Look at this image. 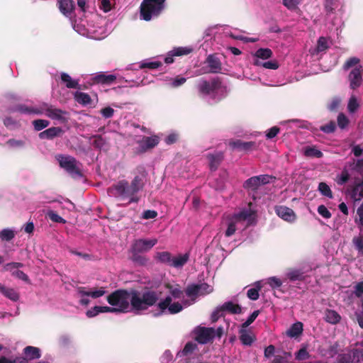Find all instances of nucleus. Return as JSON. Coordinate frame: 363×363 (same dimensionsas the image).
Wrapping results in <instances>:
<instances>
[{
    "label": "nucleus",
    "instance_id": "1",
    "mask_svg": "<svg viewBox=\"0 0 363 363\" xmlns=\"http://www.w3.org/2000/svg\"><path fill=\"white\" fill-rule=\"evenodd\" d=\"M106 300L118 313L133 311L138 313L155 306L159 301V295L156 291L147 287L142 291L117 289L109 294Z\"/></svg>",
    "mask_w": 363,
    "mask_h": 363
},
{
    "label": "nucleus",
    "instance_id": "2",
    "mask_svg": "<svg viewBox=\"0 0 363 363\" xmlns=\"http://www.w3.org/2000/svg\"><path fill=\"white\" fill-rule=\"evenodd\" d=\"M136 170L138 174L130 183L125 179L119 180L107 189L108 194L121 201L128 200V204L138 203L140 199L137 194L144 188L147 174L143 167H138Z\"/></svg>",
    "mask_w": 363,
    "mask_h": 363
},
{
    "label": "nucleus",
    "instance_id": "3",
    "mask_svg": "<svg viewBox=\"0 0 363 363\" xmlns=\"http://www.w3.org/2000/svg\"><path fill=\"white\" fill-rule=\"evenodd\" d=\"M166 0H143L140 6L141 19L146 21L158 17L165 8Z\"/></svg>",
    "mask_w": 363,
    "mask_h": 363
},
{
    "label": "nucleus",
    "instance_id": "4",
    "mask_svg": "<svg viewBox=\"0 0 363 363\" xmlns=\"http://www.w3.org/2000/svg\"><path fill=\"white\" fill-rule=\"evenodd\" d=\"M60 166L72 177H82V172L78 167L79 162L72 156L60 155L57 157Z\"/></svg>",
    "mask_w": 363,
    "mask_h": 363
},
{
    "label": "nucleus",
    "instance_id": "5",
    "mask_svg": "<svg viewBox=\"0 0 363 363\" xmlns=\"http://www.w3.org/2000/svg\"><path fill=\"white\" fill-rule=\"evenodd\" d=\"M222 86V79L218 77H213L210 82L201 79L196 87L199 94L202 96H207L219 90Z\"/></svg>",
    "mask_w": 363,
    "mask_h": 363
},
{
    "label": "nucleus",
    "instance_id": "6",
    "mask_svg": "<svg viewBox=\"0 0 363 363\" xmlns=\"http://www.w3.org/2000/svg\"><path fill=\"white\" fill-rule=\"evenodd\" d=\"M42 108L44 109L45 115L52 120L57 121L63 124L69 121V113L68 111L55 108L52 105L46 103L42 104Z\"/></svg>",
    "mask_w": 363,
    "mask_h": 363
},
{
    "label": "nucleus",
    "instance_id": "7",
    "mask_svg": "<svg viewBox=\"0 0 363 363\" xmlns=\"http://www.w3.org/2000/svg\"><path fill=\"white\" fill-rule=\"evenodd\" d=\"M339 363H363V349L354 348L337 357Z\"/></svg>",
    "mask_w": 363,
    "mask_h": 363
},
{
    "label": "nucleus",
    "instance_id": "8",
    "mask_svg": "<svg viewBox=\"0 0 363 363\" xmlns=\"http://www.w3.org/2000/svg\"><path fill=\"white\" fill-rule=\"evenodd\" d=\"M157 240L156 238L147 240V239H138L135 240L131 245L130 252H135L143 253L150 251L156 244Z\"/></svg>",
    "mask_w": 363,
    "mask_h": 363
},
{
    "label": "nucleus",
    "instance_id": "9",
    "mask_svg": "<svg viewBox=\"0 0 363 363\" xmlns=\"http://www.w3.org/2000/svg\"><path fill=\"white\" fill-rule=\"evenodd\" d=\"M137 143L139 146L136 148L135 153L143 154L156 147L160 143V138L157 135L143 137L141 140H138Z\"/></svg>",
    "mask_w": 363,
    "mask_h": 363
},
{
    "label": "nucleus",
    "instance_id": "10",
    "mask_svg": "<svg viewBox=\"0 0 363 363\" xmlns=\"http://www.w3.org/2000/svg\"><path fill=\"white\" fill-rule=\"evenodd\" d=\"M172 297L168 296L157 303V307L162 313L167 309L170 314H176L182 311L183 306L181 303L179 302L172 303Z\"/></svg>",
    "mask_w": 363,
    "mask_h": 363
},
{
    "label": "nucleus",
    "instance_id": "11",
    "mask_svg": "<svg viewBox=\"0 0 363 363\" xmlns=\"http://www.w3.org/2000/svg\"><path fill=\"white\" fill-rule=\"evenodd\" d=\"M215 337V329L213 328L201 327L198 329L196 340L200 344H206Z\"/></svg>",
    "mask_w": 363,
    "mask_h": 363
},
{
    "label": "nucleus",
    "instance_id": "12",
    "mask_svg": "<svg viewBox=\"0 0 363 363\" xmlns=\"http://www.w3.org/2000/svg\"><path fill=\"white\" fill-rule=\"evenodd\" d=\"M362 67L359 65L354 68L348 75L350 89L354 90L359 87L362 83Z\"/></svg>",
    "mask_w": 363,
    "mask_h": 363
},
{
    "label": "nucleus",
    "instance_id": "13",
    "mask_svg": "<svg viewBox=\"0 0 363 363\" xmlns=\"http://www.w3.org/2000/svg\"><path fill=\"white\" fill-rule=\"evenodd\" d=\"M229 145L233 150H237L239 152H249L257 147L255 142H245L241 140L230 141Z\"/></svg>",
    "mask_w": 363,
    "mask_h": 363
},
{
    "label": "nucleus",
    "instance_id": "14",
    "mask_svg": "<svg viewBox=\"0 0 363 363\" xmlns=\"http://www.w3.org/2000/svg\"><path fill=\"white\" fill-rule=\"evenodd\" d=\"M274 211L279 217L287 222L292 223L296 219V216L294 211L289 207L284 206H277L274 208Z\"/></svg>",
    "mask_w": 363,
    "mask_h": 363
},
{
    "label": "nucleus",
    "instance_id": "15",
    "mask_svg": "<svg viewBox=\"0 0 363 363\" xmlns=\"http://www.w3.org/2000/svg\"><path fill=\"white\" fill-rule=\"evenodd\" d=\"M238 223L247 221V225L252 224L255 220V214L251 209H244L232 216Z\"/></svg>",
    "mask_w": 363,
    "mask_h": 363
},
{
    "label": "nucleus",
    "instance_id": "16",
    "mask_svg": "<svg viewBox=\"0 0 363 363\" xmlns=\"http://www.w3.org/2000/svg\"><path fill=\"white\" fill-rule=\"evenodd\" d=\"M58 9L60 12L67 17H72L75 8L73 0H58Z\"/></svg>",
    "mask_w": 363,
    "mask_h": 363
},
{
    "label": "nucleus",
    "instance_id": "17",
    "mask_svg": "<svg viewBox=\"0 0 363 363\" xmlns=\"http://www.w3.org/2000/svg\"><path fill=\"white\" fill-rule=\"evenodd\" d=\"M350 198L354 202L360 201L363 199V181L356 182L348 189Z\"/></svg>",
    "mask_w": 363,
    "mask_h": 363
},
{
    "label": "nucleus",
    "instance_id": "18",
    "mask_svg": "<svg viewBox=\"0 0 363 363\" xmlns=\"http://www.w3.org/2000/svg\"><path fill=\"white\" fill-rule=\"evenodd\" d=\"M206 62L208 64L209 67V73H220L222 70V63L220 59L216 55H209L206 60Z\"/></svg>",
    "mask_w": 363,
    "mask_h": 363
},
{
    "label": "nucleus",
    "instance_id": "19",
    "mask_svg": "<svg viewBox=\"0 0 363 363\" xmlns=\"http://www.w3.org/2000/svg\"><path fill=\"white\" fill-rule=\"evenodd\" d=\"M207 158L209 160V167L211 171H216L224 159L223 152H217L215 154H208Z\"/></svg>",
    "mask_w": 363,
    "mask_h": 363
},
{
    "label": "nucleus",
    "instance_id": "20",
    "mask_svg": "<svg viewBox=\"0 0 363 363\" xmlns=\"http://www.w3.org/2000/svg\"><path fill=\"white\" fill-rule=\"evenodd\" d=\"M116 79V76L114 74H105L100 72L92 78L93 83L109 85L111 84Z\"/></svg>",
    "mask_w": 363,
    "mask_h": 363
},
{
    "label": "nucleus",
    "instance_id": "21",
    "mask_svg": "<svg viewBox=\"0 0 363 363\" xmlns=\"http://www.w3.org/2000/svg\"><path fill=\"white\" fill-rule=\"evenodd\" d=\"M63 133V130L60 127H51L45 130L40 133L39 138L40 139L52 140Z\"/></svg>",
    "mask_w": 363,
    "mask_h": 363
},
{
    "label": "nucleus",
    "instance_id": "22",
    "mask_svg": "<svg viewBox=\"0 0 363 363\" xmlns=\"http://www.w3.org/2000/svg\"><path fill=\"white\" fill-rule=\"evenodd\" d=\"M14 111H18L26 114L41 115L44 113V109L42 108V106L40 108H34L27 106L25 104L17 105L14 108Z\"/></svg>",
    "mask_w": 363,
    "mask_h": 363
},
{
    "label": "nucleus",
    "instance_id": "23",
    "mask_svg": "<svg viewBox=\"0 0 363 363\" xmlns=\"http://www.w3.org/2000/svg\"><path fill=\"white\" fill-rule=\"evenodd\" d=\"M220 310L224 312H228L230 314H240L242 313V307L233 301L225 302L220 306Z\"/></svg>",
    "mask_w": 363,
    "mask_h": 363
},
{
    "label": "nucleus",
    "instance_id": "24",
    "mask_svg": "<svg viewBox=\"0 0 363 363\" xmlns=\"http://www.w3.org/2000/svg\"><path fill=\"white\" fill-rule=\"evenodd\" d=\"M23 354L28 360L38 359L41 357V352L38 347L27 346L23 349Z\"/></svg>",
    "mask_w": 363,
    "mask_h": 363
},
{
    "label": "nucleus",
    "instance_id": "25",
    "mask_svg": "<svg viewBox=\"0 0 363 363\" xmlns=\"http://www.w3.org/2000/svg\"><path fill=\"white\" fill-rule=\"evenodd\" d=\"M303 330V324L298 321L291 325L286 331V335L288 337L296 338L302 334Z\"/></svg>",
    "mask_w": 363,
    "mask_h": 363
},
{
    "label": "nucleus",
    "instance_id": "26",
    "mask_svg": "<svg viewBox=\"0 0 363 363\" xmlns=\"http://www.w3.org/2000/svg\"><path fill=\"white\" fill-rule=\"evenodd\" d=\"M324 319L327 323L335 325L340 323L341 316L335 310L326 309L325 311Z\"/></svg>",
    "mask_w": 363,
    "mask_h": 363
},
{
    "label": "nucleus",
    "instance_id": "27",
    "mask_svg": "<svg viewBox=\"0 0 363 363\" xmlns=\"http://www.w3.org/2000/svg\"><path fill=\"white\" fill-rule=\"evenodd\" d=\"M60 79L62 82L65 84L68 89H81L78 80L73 79L68 74L65 72H62L61 74Z\"/></svg>",
    "mask_w": 363,
    "mask_h": 363
},
{
    "label": "nucleus",
    "instance_id": "28",
    "mask_svg": "<svg viewBox=\"0 0 363 363\" xmlns=\"http://www.w3.org/2000/svg\"><path fill=\"white\" fill-rule=\"evenodd\" d=\"M0 292L6 298L13 301H17L19 299V294L13 289L9 288L0 284Z\"/></svg>",
    "mask_w": 363,
    "mask_h": 363
},
{
    "label": "nucleus",
    "instance_id": "29",
    "mask_svg": "<svg viewBox=\"0 0 363 363\" xmlns=\"http://www.w3.org/2000/svg\"><path fill=\"white\" fill-rule=\"evenodd\" d=\"M74 100L83 106L91 104V99L90 96L84 92L76 91L74 94Z\"/></svg>",
    "mask_w": 363,
    "mask_h": 363
},
{
    "label": "nucleus",
    "instance_id": "30",
    "mask_svg": "<svg viewBox=\"0 0 363 363\" xmlns=\"http://www.w3.org/2000/svg\"><path fill=\"white\" fill-rule=\"evenodd\" d=\"M155 259L161 263L171 266L172 257L171 253L167 251L157 252L155 255Z\"/></svg>",
    "mask_w": 363,
    "mask_h": 363
},
{
    "label": "nucleus",
    "instance_id": "31",
    "mask_svg": "<svg viewBox=\"0 0 363 363\" xmlns=\"http://www.w3.org/2000/svg\"><path fill=\"white\" fill-rule=\"evenodd\" d=\"M259 186V183L257 176L247 179L243 184L244 189L254 191H257Z\"/></svg>",
    "mask_w": 363,
    "mask_h": 363
},
{
    "label": "nucleus",
    "instance_id": "32",
    "mask_svg": "<svg viewBox=\"0 0 363 363\" xmlns=\"http://www.w3.org/2000/svg\"><path fill=\"white\" fill-rule=\"evenodd\" d=\"M130 259L139 264V265H146L148 263L149 259L144 255H142L141 253L135 252H130Z\"/></svg>",
    "mask_w": 363,
    "mask_h": 363
},
{
    "label": "nucleus",
    "instance_id": "33",
    "mask_svg": "<svg viewBox=\"0 0 363 363\" xmlns=\"http://www.w3.org/2000/svg\"><path fill=\"white\" fill-rule=\"evenodd\" d=\"M287 277L290 281H303L306 276L304 275L303 272H302L301 269H292L288 272Z\"/></svg>",
    "mask_w": 363,
    "mask_h": 363
},
{
    "label": "nucleus",
    "instance_id": "34",
    "mask_svg": "<svg viewBox=\"0 0 363 363\" xmlns=\"http://www.w3.org/2000/svg\"><path fill=\"white\" fill-rule=\"evenodd\" d=\"M189 259V255L184 254L182 255H179L177 257H172V260L171 262V267H174L176 268L182 267H183L188 261Z\"/></svg>",
    "mask_w": 363,
    "mask_h": 363
},
{
    "label": "nucleus",
    "instance_id": "35",
    "mask_svg": "<svg viewBox=\"0 0 363 363\" xmlns=\"http://www.w3.org/2000/svg\"><path fill=\"white\" fill-rule=\"evenodd\" d=\"M304 155L307 157L320 158L323 157V152L315 147L308 146L304 149Z\"/></svg>",
    "mask_w": 363,
    "mask_h": 363
},
{
    "label": "nucleus",
    "instance_id": "36",
    "mask_svg": "<svg viewBox=\"0 0 363 363\" xmlns=\"http://www.w3.org/2000/svg\"><path fill=\"white\" fill-rule=\"evenodd\" d=\"M185 293L192 301H195L196 297L199 296L198 284L189 285L185 290Z\"/></svg>",
    "mask_w": 363,
    "mask_h": 363
},
{
    "label": "nucleus",
    "instance_id": "37",
    "mask_svg": "<svg viewBox=\"0 0 363 363\" xmlns=\"http://www.w3.org/2000/svg\"><path fill=\"white\" fill-rule=\"evenodd\" d=\"M254 55L257 58L267 60L272 57V51L269 48H259L255 52Z\"/></svg>",
    "mask_w": 363,
    "mask_h": 363
},
{
    "label": "nucleus",
    "instance_id": "38",
    "mask_svg": "<svg viewBox=\"0 0 363 363\" xmlns=\"http://www.w3.org/2000/svg\"><path fill=\"white\" fill-rule=\"evenodd\" d=\"M337 6V0H325L324 1V8L327 14L334 13Z\"/></svg>",
    "mask_w": 363,
    "mask_h": 363
},
{
    "label": "nucleus",
    "instance_id": "39",
    "mask_svg": "<svg viewBox=\"0 0 363 363\" xmlns=\"http://www.w3.org/2000/svg\"><path fill=\"white\" fill-rule=\"evenodd\" d=\"M238 223L233 217L228 219V228L225 232L226 237H230L236 231V224Z\"/></svg>",
    "mask_w": 363,
    "mask_h": 363
},
{
    "label": "nucleus",
    "instance_id": "40",
    "mask_svg": "<svg viewBox=\"0 0 363 363\" xmlns=\"http://www.w3.org/2000/svg\"><path fill=\"white\" fill-rule=\"evenodd\" d=\"M310 354L307 350V347L306 346L301 347L299 350H298L295 353V358L297 360L302 361L309 359Z\"/></svg>",
    "mask_w": 363,
    "mask_h": 363
},
{
    "label": "nucleus",
    "instance_id": "41",
    "mask_svg": "<svg viewBox=\"0 0 363 363\" xmlns=\"http://www.w3.org/2000/svg\"><path fill=\"white\" fill-rule=\"evenodd\" d=\"M255 65L257 66H262L263 67H264L266 69H277L279 67V64L277 61H268V62L262 63L258 60H256L255 61Z\"/></svg>",
    "mask_w": 363,
    "mask_h": 363
},
{
    "label": "nucleus",
    "instance_id": "42",
    "mask_svg": "<svg viewBox=\"0 0 363 363\" xmlns=\"http://www.w3.org/2000/svg\"><path fill=\"white\" fill-rule=\"evenodd\" d=\"M14 237L15 233L11 229H4L0 232V238L3 241H11Z\"/></svg>",
    "mask_w": 363,
    "mask_h": 363
},
{
    "label": "nucleus",
    "instance_id": "43",
    "mask_svg": "<svg viewBox=\"0 0 363 363\" xmlns=\"http://www.w3.org/2000/svg\"><path fill=\"white\" fill-rule=\"evenodd\" d=\"M91 139H93L92 145L96 149L101 150V147L105 144V140L100 135H94L91 137Z\"/></svg>",
    "mask_w": 363,
    "mask_h": 363
},
{
    "label": "nucleus",
    "instance_id": "44",
    "mask_svg": "<svg viewBox=\"0 0 363 363\" xmlns=\"http://www.w3.org/2000/svg\"><path fill=\"white\" fill-rule=\"evenodd\" d=\"M49 124L50 122L44 119H37L33 121L34 129L37 131H40L44 129L45 128L48 127Z\"/></svg>",
    "mask_w": 363,
    "mask_h": 363
},
{
    "label": "nucleus",
    "instance_id": "45",
    "mask_svg": "<svg viewBox=\"0 0 363 363\" xmlns=\"http://www.w3.org/2000/svg\"><path fill=\"white\" fill-rule=\"evenodd\" d=\"M318 190L320 191L322 195L328 198L333 197V193L329 186L325 182H320L318 185Z\"/></svg>",
    "mask_w": 363,
    "mask_h": 363
},
{
    "label": "nucleus",
    "instance_id": "46",
    "mask_svg": "<svg viewBox=\"0 0 363 363\" xmlns=\"http://www.w3.org/2000/svg\"><path fill=\"white\" fill-rule=\"evenodd\" d=\"M198 288L199 291V296H205L209 294L213 290V287L206 283L199 284Z\"/></svg>",
    "mask_w": 363,
    "mask_h": 363
},
{
    "label": "nucleus",
    "instance_id": "47",
    "mask_svg": "<svg viewBox=\"0 0 363 363\" xmlns=\"http://www.w3.org/2000/svg\"><path fill=\"white\" fill-rule=\"evenodd\" d=\"M240 340L245 345H251V344L253 342L252 336L243 330H240Z\"/></svg>",
    "mask_w": 363,
    "mask_h": 363
},
{
    "label": "nucleus",
    "instance_id": "48",
    "mask_svg": "<svg viewBox=\"0 0 363 363\" xmlns=\"http://www.w3.org/2000/svg\"><path fill=\"white\" fill-rule=\"evenodd\" d=\"M352 242L358 252L363 255V235L353 238Z\"/></svg>",
    "mask_w": 363,
    "mask_h": 363
},
{
    "label": "nucleus",
    "instance_id": "49",
    "mask_svg": "<svg viewBox=\"0 0 363 363\" xmlns=\"http://www.w3.org/2000/svg\"><path fill=\"white\" fill-rule=\"evenodd\" d=\"M191 51V48L179 47L172 50L170 53H172V55L175 56H182L189 54Z\"/></svg>",
    "mask_w": 363,
    "mask_h": 363
},
{
    "label": "nucleus",
    "instance_id": "50",
    "mask_svg": "<svg viewBox=\"0 0 363 363\" xmlns=\"http://www.w3.org/2000/svg\"><path fill=\"white\" fill-rule=\"evenodd\" d=\"M359 107V104L354 96H352L347 104V109L350 113H354Z\"/></svg>",
    "mask_w": 363,
    "mask_h": 363
},
{
    "label": "nucleus",
    "instance_id": "51",
    "mask_svg": "<svg viewBox=\"0 0 363 363\" xmlns=\"http://www.w3.org/2000/svg\"><path fill=\"white\" fill-rule=\"evenodd\" d=\"M328 48V41L325 37H320L317 42L316 50L318 52L325 51Z\"/></svg>",
    "mask_w": 363,
    "mask_h": 363
},
{
    "label": "nucleus",
    "instance_id": "52",
    "mask_svg": "<svg viewBox=\"0 0 363 363\" xmlns=\"http://www.w3.org/2000/svg\"><path fill=\"white\" fill-rule=\"evenodd\" d=\"M336 129V124L335 121H330V123L321 125L320 127V130L325 133H334Z\"/></svg>",
    "mask_w": 363,
    "mask_h": 363
},
{
    "label": "nucleus",
    "instance_id": "53",
    "mask_svg": "<svg viewBox=\"0 0 363 363\" xmlns=\"http://www.w3.org/2000/svg\"><path fill=\"white\" fill-rule=\"evenodd\" d=\"M162 65L161 62L155 61V62H143L140 65V68L145 69L148 68L150 69H157L158 67Z\"/></svg>",
    "mask_w": 363,
    "mask_h": 363
},
{
    "label": "nucleus",
    "instance_id": "54",
    "mask_svg": "<svg viewBox=\"0 0 363 363\" xmlns=\"http://www.w3.org/2000/svg\"><path fill=\"white\" fill-rule=\"evenodd\" d=\"M349 124V120L344 113H340L337 116V125L341 129L345 128Z\"/></svg>",
    "mask_w": 363,
    "mask_h": 363
},
{
    "label": "nucleus",
    "instance_id": "55",
    "mask_svg": "<svg viewBox=\"0 0 363 363\" xmlns=\"http://www.w3.org/2000/svg\"><path fill=\"white\" fill-rule=\"evenodd\" d=\"M302 0H283V4L289 10H294Z\"/></svg>",
    "mask_w": 363,
    "mask_h": 363
},
{
    "label": "nucleus",
    "instance_id": "56",
    "mask_svg": "<svg viewBox=\"0 0 363 363\" xmlns=\"http://www.w3.org/2000/svg\"><path fill=\"white\" fill-rule=\"evenodd\" d=\"M359 62H360L359 59L356 57H350L345 62V64L343 65V69L345 70H347L350 68H351L352 67H354V66L357 65V64H359Z\"/></svg>",
    "mask_w": 363,
    "mask_h": 363
},
{
    "label": "nucleus",
    "instance_id": "57",
    "mask_svg": "<svg viewBox=\"0 0 363 363\" xmlns=\"http://www.w3.org/2000/svg\"><path fill=\"white\" fill-rule=\"evenodd\" d=\"M259 310H257V311H255L246 320V321L245 323H242V328H247L250 325H251L255 320V319L257 318V317L259 315Z\"/></svg>",
    "mask_w": 363,
    "mask_h": 363
},
{
    "label": "nucleus",
    "instance_id": "58",
    "mask_svg": "<svg viewBox=\"0 0 363 363\" xmlns=\"http://www.w3.org/2000/svg\"><path fill=\"white\" fill-rule=\"evenodd\" d=\"M6 144L10 147H22L24 145V142L21 140L9 139L6 141Z\"/></svg>",
    "mask_w": 363,
    "mask_h": 363
},
{
    "label": "nucleus",
    "instance_id": "59",
    "mask_svg": "<svg viewBox=\"0 0 363 363\" xmlns=\"http://www.w3.org/2000/svg\"><path fill=\"white\" fill-rule=\"evenodd\" d=\"M247 297L252 301H256L259 297V289L251 288L247 292Z\"/></svg>",
    "mask_w": 363,
    "mask_h": 363
},
{
    "label": "nucleus",
    "instance_id": "60",
    "mask_svg": "<svg viewBox=\"0 0 363 363\" xmlns=\"http://www.w3.org/2000/svg\"><path fill=\"white\" fill-rule=\"evenodd\" d=\"M12 275L19 279L24 281H26V282L29 281L28 276L21 270L17 269V270L13 271Z\"/></svg>",
    "mask_w": 363,
    "mask_h": 363
},
{
    "label": "nucleus",
    "instance_id": "61",
    "mask_svg": "<svg viewBox=\"0 0 363 363\" xmlns=\"http://www.w3.org/2000/svg\"><path fill=\"white\" fill-rule=\"evenodd\" d=\"M357 214L358 216V218H355V222L359 227L363 228V202L357 208Z\"/></svg>",
    "mask_w": 363,
    "mask_h": 363
},
{
    "label": "nucleus",
    "instance_id": "62",
    "mask_svg": "<svg viewBox=\"0 0 363 363\" xmlns=\"http://www.w3.org/2000/svg\"><path fill=\"white\" fill-rule=\"evenodd\" d=\"M268 284L272 289H276L280 287L282 285V281L280 279L276 277H272L269 279Z\"/></svg>",
    "mask_w": 363,
    "mask_h": 363
},
{
    "label": "nucleus",
    "instance_id": "63",
    "mask_svg": "<svg viewBox=\"0 0 363 363\" xmlns=\"http://www.w3.org/2000/svg\"><path fill=\"white\" fill-rule=\"evenodd\" d=\"M280 128L277 126H273L268 130L266 133V138L267 139H272L277 135L279 133Z\"/></svg>",
    "mask_w": 363,
    "mask_h": 363
},
{
    "label": "nucleus",
    "instance_id": "64",
    "mask_svg": "<svg viewBox=\"0 0 363 363\" xmlns=\"http://www.w3.org/2000/svg\"><path fill=\"white\" fill-rule=\"evenodd\" d=\"M101 115L105 118H110L113 116L114 109L110 106L105 107L100 111Z\"/></svg>",
    "mask_w": 363,
    "mask_h": 363
}]
</instances>
